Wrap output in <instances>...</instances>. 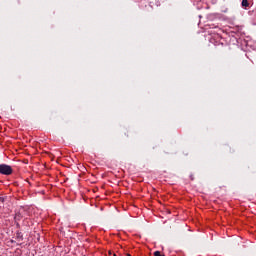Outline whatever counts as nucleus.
<instances>
[{
	"label": "nucleus",
	"mask_w": 256,
	"mask_h": 256,
	"mask_svg": "<svg viewBox=\"0 0 256 256\" xmlns=\"http://www.w3.org/2000/svg\"><path fill=\"white\" fill-rule=\"evenodd\" d=\"M0 175H13V167L7 164H0Z\"/></svg>",
	"instance_id": "f257e3e1"
},
{
	"label": "nucleus",
	"mask_w": 256,
	"mask_h": 256,
	"mask_svg": "<svg viewBox=\"0 0 256 256\" xmlns=\"http://www.w3.org/2000/svg\"><path fill=\"white\" fill-rule=\"evenodd\" d=\"M251 0H242L241 6L244 7V9H247L249 7Z\"/></svg>",
	"instance_id": "f03ea898"
},
{
	"label": "nucleus",
	"mask_w": 256,
	"mask_h": 256,
	"mask_svg": "<svg viewBox=\"0 0 256 256\" xmlns=\"http://www.w3.org/2000/svg\"><path fill=\"white\" fill-rule=\"evenodd\" d=\"M14 219L15 221H21V219H23L21 212L16 213Z\"/></svg>",
	"instance_id": "7ed1b4c3"
},
{
	"label": "nucleus",
	"mask_w": 256,
	"mask_h": 256,
	"mask_svg": "<svg viewBox=\"0 0 256 256\" xmlns=\"http://www.w3.org/2000/svg\"><path fill=\"white\" fill-rule=\"evenodd\" d=\"M16 239H17L18 241H23V234H22L21 232H17V233H16Z\"/></svg>",
	"instance_id": "20e7f679"
},
{
	"label": "nucleus",
	"mask_w": 256,
	"mask_h": 256,
	"mask_svg": "<svg viewBox=\"0 0 256 256\" xmlns=\"http://www.w3.org/2000/svg\"><path fill=\"white\" fill-rule=\"evenodd\" d=\"M154 256H165V254H161L160 251L154 252Z\"/></svg>",
	"instance_id": "39448f33"
},
{
	"label": "nucleus",
	"mask_w": 256,
	"mask_h": 256,
	"mask_svg": "<svg viewBox=\"0 0 256 256\" xmlns=\"http://www.w3.org/2000/svg\"><path fill=\"white\" fill-rule=\"evenodd\" d=\"M0 201H1V203H5V198L0 197Z\"/></svg>",
	"instance_id": "423d86ee"
},
{
	"label": "nucleus",
	"mask_w": 256,
	"mask_h": 256,
	"mask_svg": "<svg viewBox=\"0 0 256 256\" xmlns=\"http://www.w3.org/2000/svg\"><path fill=\"white\" fill-rule=\"evenodd\" d=\"M113 256H117V254H113Z\"/></svg>",
	"instance_id": "0eeeda50"
},
{
	"label": "nucleus",
	"mask_w": 256,
	"mask_h": 256,
	"mask_svg": "<svg viewBox=\"0 0 256 256\" xmlns=\"http://www.w3.org/2000/svg\"><path fill=\"white\" fill-rule=\"evenodd\" d=\"M127 256H131V254H127Z\"/></svg>",
	"instance_id": "6e6552de"
}]
</instances>
